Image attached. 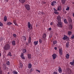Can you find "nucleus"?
<instances>
[{
    "mask_svg": "<svg viewBox=\"0 0 74 74\" xmlns=\"http://www.w3.org/2000/svg\"><path fill=\"white\" fill-rule=\"evenodd\" d=\"M3 48L5 50H9L10 49V45L9 44H6L5 45Z\"/></svg>",
    "mask_w": 74,
    "mask_h": 74,
    "instance_id": "f257e3e1",
    "label": "nucleus"
},
{
    "mask_svg": "<svg viewBox=\"0 0 74 74\" xmlns=\"http://www.w3.org/2000/svg\"><path fill=\"white\" fill-rule=\"evenodd\" d=\"M57 26L58 27H63V23L60 21H58V23L57 25Z\"/></svg>",
    "mask_w": 74,
    "mask_h": 74,
    "instance_id": "f03ea898",
    "label": "nucleus"
},
{
    "mask_svg": "<svg viewBox=\"0 0 74 74\" xmlns=\"http://www.w3.org/2000/svg\"><path fill=\"white\" fill-rule=\"evenodd\" d=\"M25 7L28 11H29L30 9V5L29 4H26L25 5Z\"/></svg>",
    "mask_w": 74,
    "mask_h": 74,
    "instance_id": "7ed1b4c3",
    "label": "nucleus"
},
{
    "mask_svg": "<svg viewBox=\"0 0 74 74\" xmlns=\"http://www.w3.org/2000/svg\"><path fill=\"white\" fill-rule=\"evenodd\" d=\"M46 37L47 35H46V34H44L42 36V40H45V38H46Z\"/></svg>",
    "mask_w": 74,
    "mask_h": 74,
    "instance_id": "20e7f679",
    "label": "nucleus"
},
{
    "mask_svg": "<svg viewBox=\"0 0 74 74\" xmlns=\"http://www.w3.org/2000/svg\"><path fill=\"white\" fill-rule=\"evenodd\" d=\"M59 52L60 55H63V50L61 49H59Z\"/></svg>",
    "mask_w": 74,
    "mask_h": 74,
    "instance_id": "39448f33",
    "label": "nucleus"
},
{
    "mask_svg": "<svg viewBox=\"0 0 74 74\" xmlns=\"http://www.w3.org/2000/svg\"><path fill=\"white\" fill-rule=\"evenodd\" d=\"M58 71L59 73H62V69L60 67H58Z\"/></svg>",
    "mask_w": 74,
    "mask_h": 74,
    "instance_id": "423d86ee",
    "label": "nucleus"
},
{
    "mask_svg": "<svg viewBox=\"0 0 74 74\" xmlns=\"http://www.w3.org/2000/svg\"><path fill=\"white\" fill-rule=\"evenodd\" d=\"M56 4V2L55 1H53V2L51 3V5L52 6H54Z\"/></svg>",
    "mask_w": 74,
    "mask_h": 74,
    "instance_id": "0eeeda50",
    "label": "nucleus"
},
{
    "mask_svg": "<svg viewBox=\"0 0 74 74\" xmlns=\"http://www.w3.org/2000/svg\"><path fill=\"white\" fill-rule=\"evenodd\" d=\"M53 57V60H54V59H56V54H53L52 56Z\"/></svg>",
    "mask_w": 74,
    "mask_h": 74,
    "instance_id": "6e6552de",
    "label": "nucleus"
},
{
    "mask_svg": "<svg viewBox=\"0 0 74 74\" xmlns=\"http://www.w3.org/2000/svg\"><path fill=\"white\" fill-rule=\"evenodd\" d=\"M57 19L58 20V22L60 21H61V18L60 16H58L57 17Z\"/></svg>",
    "mask_w": 74,
    "mask_h": 74,
    "instance_id": "1a4fd4ad",
    "label": "nucleus"
},
{
    "mask_svg": "<svg viewBox=\"0 0 74 74\" xmlns=\"http://www.w3.org/2000/svg\"><path fill=\"white\" fill-rule=\"evenodd\" d=\"M62 38L64 40H66V39H67V38H68V37H67V36L64 35Z\"/></svg>",
    "mask_w": 74,
    "mask_h": 74,
    "instance_id": "9d476101",
    "label": "nucleus"
},
{
    "mask_svg": "<svg viewBox=\"0 0 74 74\" xmlns=\"http://www.w3.org/2000/svg\"><path fill=\"white\" fill-rule=\"evenodd\" d=\"M27 56L28 59H31L32 58V55L30 54H28Z\"/></svg>",
    "mask_w": 74,
    "mask_h": 74,
    "instance_id": "9b49d317",
    "label": "nucleus"
},
{
    "mask_svg": "<svg viewBox=\"0 0 74 74\" xmlns=\"http://www.w3.org/2000/svg\"><path fill=\"white\" fill-rule=\"evenodd\" d=\"M27 26L28 28H30V27H31V24H30V22H28L27 23Z\"/></svg>",
    "mask_w": 74,
    "mask_h": 74,
    "instance_id": "f8f14e48",
    "label": "nucleus"
},
{
    "mask_svg": "<svg viewBox=\"0 0 74 74\" xmlns=\"http://www.w3.org/2000/svg\"><path fill=\"white\" fill-rule=\"evenodd\" d=\"M31 42H32V38H31V37H29L28 39L29 44H30Z\"/></svg>",
    "mask_w": 74,
    "mask_h": 74,
    "instance_id": "ddd939ff",
    "label": "nucleus"
},
{
    "mask_svg": "<svg viewBox=\"0 0 74 74\" xmlns=\"http://www.w3.org/2000/svg\"><path fill=\"white\" fill-rule=\"evenodd\" d=\"M12 45L13 46L15 45H16V43H15V41L13 40L12 41Z\"/></svg>",
    "mask_w": 74,
    "mask_h": 74,
    "instance_id": "4468645a",
    "label": "nucleus"
},
{
    "mask_svg": "<svg viewBox=\"0 0 74 74\" xmlns=\"http://www.w3.org/2000/svg\"><path fill=\"white\" fill-rule=\"evenodd\" d=\"M69 29L70 30H71L73 29V26L71 24H70L69 25Z\"/></svg>",
    "mask_w": 74,
    "mask_h": 74,
    "instance_id": "2eb2a0df",
    "label": "nucleus"
},
{
    "mask_svg": "<svg viewBox=\"0 0 74 74\" xmlns=\"http://www.w3.org/2000/svg\"><path fill=\"white\" fill-rule=\"evenodd\" d=\"M20 66L19 67V69L20 70H22V68L23 67V65H22V63H20Z\"/></svg>",
    "mask_w": 74,
    "mask_h": 74,
    "instance_id": "dca6fc26",
    "label": "nucleus"
},
{
    "mask_svg": "<svg viewBox=\"0 0 74 74\" xmlns=\"http://www.w3.org/2000/svg\"><path fill=\"white\" fill-rule=\"evenodd\" d=\"M67 72L69 74H71V70L70 69H68L67 70Z\"/></svg>",
    "mask_w": 74,
    "mask_h": 74,
    "instance_id": "f3484780",
    "label": "nucleus"
},
{
    "mask_svg": "<svg viewBox=\"0 0 74 74\" xmlns=\"http://www.w3.org/2000/svg\"><path fill=\"white\" fill-rule=\"evenodd\" d=\"M19 1L21 3H23L25 2L26 0H19Z\"/></svg>",
    "mask_w": 74,
    "mask_h": 74,
    "instance_id": "a211bd4d",
    "label": "nucleus"
},
{
    "mask_svg": "<svg viewBox=\"0 0 74 74\" xmlns=\"http://www.w3.org/2000/svg\"><path fill=\"white\" fill-rule=\"evenodd\" d=\"M32 67V64H29L28 65V68H29V69H31Z\"/></svg>",
    "mask_w": 74,
    "mask_h": 74,
    "instance_id": "6ab92c4d",
    "label": "nucleus"
},
{
    "mask_svg": "<svg viewBox=\"0 0 74 74\" xmlns=\"http://www.w3.org/2000/svg\"><path fill=\"white\" fill-rule=\"evenodd\" d=\"M70 57V55L67 53L66 54V59H69Z\"/></svg>",
    "mask_w": 74,
    "mask_h": 74,
    "instance_id": "aec40b11",
    "label": "nucleus"
},
{
    "mask_svg": "<svg viewBox=\"0 0 74 74\" xmlns=\"http://www.w3.org/2000/svg\"><path fill=\"white\" fill-rule=\"evenodd\" d=\"M7 20V16H5L4 18V20L5 22H6Z\"/></svg>",
    "mask_w": 74,
    "mask_h": 74,
    "instance_id": "412c9836",
    "label": "nucleus"
},
{
    "mask_svg": "<svg viewBox=\"0 0 74 74\" xmlns=\"http://www.w3.org/2000/svg\"><path fill=\"white\" fill-rule=\"evenodd\" d=\"M38 41H35L34 42V43L35 45H38Z\"/></svg>",
    "mask_w": 74,
    "mask_h": 74,
    "instance_id": "4be33fe9",
    "label": "nucleus"
},
{
    "mask_svg": "<svg viewBox=\"0 0 74 74\" xmlns=\"http://www.w3.org/2000/svg\"><path fill=\"white\" fill-rule=\"evenodd\" d=\"M12 23L11 22H9L7 23V25L8 26H10V25H12Z\"/></svg>",
    "mask_w": 74,
    "mask_h": 74,
    "instance_id": "5701e85b",
    "label": "nucleus"
},
{
    "mask_svg": "<svg viewBox=\"0 0 74 74\" xmlns=\"http://www.w3.org/2000/svg\"><path fill=\"white\" fill-rule=\"evenodd\" d=\"M68 34L69 35V36H71V34H72V32L70 31H68Z\"/></svg>",
    "mask_w": 74,
    "mask_h": 74,
    "instance_id": "b1692460",
    "label": "nucleus"
},
{
    "mask_svg": "<svg viewBox=\"0 0 74 74\" xmlns=\"http://www.w3.org/2000/svg\"><path fill=\"white\" fill-rule=\"evenodd\" d=\"M64 23H65L66 24H67V23H68V22H67V21L66 19H65L64 20Z\"/></svg>",
    "mask_w": 74,
    "mask_h": 74,
    "instance_id": "393cba45",
    "label": "nucleus"
},
{
    "mask_svg": "<svg viewBox=\"0 0 74 74\" xmlns=\"http://www.w3.org/2000/svg\"><path fill=\"white\" fill-rule=\"evenodd\" d=\"M3 67H4V69H6V68H7V66H6V64H3Z\"/></svg>",
    "mask_w": 74,
    "mask_h": 74,
    "instance_id": "a878e982",
    "label": "nucleus"
},
{
    "mask_svg": "<svg viewBox=\"0 0 74 74\" xmlns=\"http://www.w3.org/2000/svg\"><path fill=\"white\" fill-rule=\"evenodd\" d=\"M66 46L67 48H68L69 46V42H67L66 43Z\"/></svg>",
    "mask_w": 74,
    "mask_h": 74,
    "instance_id": "bb28decb",
    "label": "nucleus"
},
{
    "mask_svg": "<svg viewBox=\"0 0 74 74\" xmlns=\"http://www.w3.org/2000/svg\"><path fill=\"white\" fill-rule=\"evenodd\" d=\"M53 43L54 45H55V44H57V41L55 40L53 41Z\"/></svg>",
    "mask_w": 74,
    "mask_h": 74,
    "instance_id": "cd10ccee",
    "label": "nucleus"
},
{
    "mask_svg": "<svg viewBox=\"0 0 74 74\" xmlns=\"http://www.w3.org/2000/svg\"><path fill=\"white\" fill-rule=\"evenodd\" d=\"M34 71V69L31 68L29 72L30 73H32V71Z\"/></svg>",
    "mask_w": 74,
    "mask_h": 74,
    "instance_id": "c85d7f7f",
    "label": "nucleus"
},
{
    "mask_svg": "<svg viewBox=\"0 0 74 74\" xmlns=\"http://www.w3.org/2000/svg\"><path fill=\"white\" fill-rule=\"evenodd\" d=\"M62 4H65V3H66V0H62Z\"/></svg>",
    "mask_w": 74,
    "mask_h": 74,
    "instance_id": "c756f323",
    "label": "nucleus"
},
{
    "mask_svg": "<svg viewBox=\"0 0 74 74\" xmlns=\"http://www.w3.org/2000/svg\"><path fill=\"white\" fill-rule=\"evenodd\" d=\"M23 53H25L26 52V49H24L23 50Z\"/></svg>",
    "mask_w": 74,
    "mask_h": 74,
    "instance_id": "7c9ffc66",
    "label": "nucleus"
},
{
    "mask_svg": "<svg viewBox=\"0 0 74 74\" xmlns=\"http://www.w3.org/2000/svg\"><path fill=\"white\" fill-rule=\"evenodd\" d=\"M23 40L24 41H26V37L23 36Z\"/></svg>",
    "mask_w": 74,
    "mask_h": 74,
    "instance_id": "2f4dec72",
    "label": "nucleus"
},
{
    "mask_svg": "<svg viewBox=\"0 0 74 74\" xmlns=\"http://www.w3.org/2000/svg\"><path fill=\"white\" fill-rule=\"evenodd\" d=\"M6 64L7 65H8V66H9L10 64V62L9 61H8L7 62Z\"/></svg>",
    "mask_w": 74,
    "mask_h": 74,
    "instance_id": "473e14b6",
    "label": "nucleus"
},
{
    "mask_svg": "<svg viewBox=\"0 0 74 74\" xmlns=\"http://www.w3.org/2000/svg\"><path fill=\"white\" fill-rule=\"evenodd\" d=\"M70 64H71V65H72V66H74V62H70Z\"/></svg>",
    "mask_w": 74,
    "mask_h": 74,
    "instance_id": "72a5a7b5",
    "label": "nucleus"
},
{
    "mask_svg": "<svg viewBox=\"0 0 74 74\" xmlns=\"http://www.w3.org/2000/svg\"><path fill=\"white\" fill-rule=\"evenodd\" d=\"M0 26L1 27L3 26V23H1V22H0Z\"/></svg>",
    "mask_w": 74,
    "mask_h": 74,
    "instance_id": "f704fd0d",
    "label": "nucleus"
},
{
    "mask_svg": "<svg viewBox=\"0 0 74 74\" xmlns=\"http://www.w3.org/2000/svg\"><path fill=\"white\" fill-rule=\"evenodd\" d=\"M39 41L40 43H42V40L41 39H39Z\"/></svg>",
    "mask_w": 74,
    "mask_h": 74,
    "instance_id": "c9c22d12",
    "label": "nucleus"
},
{
    "mask_svg": "<svg viewBox=\"0 0 74 74\" xmlns=\"http://www.w3.org/2000/svg\"><path fill=\"white\" fill-rule=\"evenodd\" d=\"M8 56H12V55H11V53L10 52H9L8 53Z\"/></svg>",
    "mask_w": 74,
    "mask_h": 74,
    "instance_id": "e433bc0d",
    "label": "nucleus"
},
{
    "mask_svg": "<svg viewBox=\"0 0 74 74\" xmlns=\"http://www.w3.org/2000/svg\"><path fill=\"white\" fill-rule=\"evenodd\" d=\"M69 21L70 23H71V22H72V20H71V19L70 18V19H69Z\"/></svg>",
    "mask_w": 74,
    "mask_h": 74,
    "instance_id": "4c0bfd02",
    "label": "nucleus"
},
{
    "mask_svg": "<svg viewBox=\"0 0 74 74\" xmlns=\"http://www.w3.org/2000/svg\"><path fill=\"white\" fill-rule=\"evenodd\" d=\"M3 40V38L2 37H1L0 38V42L2 41Z\"/></svg>",
    "mask_w": 74,
    "mask_h": 74,
    "instance_id": "58836bf2",
    "label": "nucleus"
},
{
    "mask_svg": "<svg viewBox=\"0 0 74 74\" xmlns=\"http://www.w3.org/2000/svg\"><path fill=\"white\" fill-rule=\"evenodd\" d=\"M13 37H14V38H16V35L15 34H13Z\"/></svg>",
    "mask_w": 74,
    "mask_h": 74,
    "instance_id": "ea45409f",
    "label": "nucleus"
},
{
    "mask_svg": "<svg viewBox=\"0 0 74 74\" xmlns=\"http://www.w3.org/2000/svg\"><path fill=\"white\" fill-rule=\"evenodd\" d=\"M70 9V8L69 7H67L66 9V11H68V10H69V9Z\"/></svg>",
    "mask_w": 74,
    "mask_h": 74,
    "instance_id": "a19ab883",
    "label": "nucleus"
},
{
    "mask_svg": "<svg viewBox=\"0 0 74 74\" xmlns=\"http://www.w3.org/2000/svg\"><path fill=\"white\" fill-rule=\"evenodd\" d=\"M13 73H14V74H18V72H16V71H13Z\"/></svg>",
    "mask_w": 74,
    "mask_h": 74,
    "instance_id": "79ce46f5",
    "label": "nucleus"
},
{
    "mask_svg": "<svg viewBox=\"0 0 74 74\" xmlns=\"http://www.w3.org/2000/svg\"><path fill=\"white\" fill-rule=\"evenodd\" d=\"M61 8V7H60V6H59L58 8V10H60V9Z\"/></svg>",
    "mask_w": 74,
    "mask_h": 74,
    "instance_id": "37998d69",
    "label": "nucleus"
},
{
    "mask_svg": "<svg viewBox=\"0 0 74 74\" xmlns=\"http://www.w3.org/2000/svg\"><path fill=\"white\" fill-rule=\"evenodd\" d=\"M71 39H74V35H72V36H71Z\"/></svg>",
    "mask_w": 74,
    "mask_h": 74,
    "instance_id": "c03bdc74",
    "label": "nucleus"
},
{
    "mask_svg": "<svg viewBox=\"0 0 74 74\" xmlns=\"http://www.w3.org/2000/svg\"><path fill=\"white\" fill-rule=\"evenodd\" d=\"M54 13L55 14H59V13L58 12H54Z\"/></svg>",
    "mask_w": 74,
    "mask_h": 74,
    "instance_id": "a18cd8bd",
    "label": "nucleus"
},
{
    "mask_svg": "<svg viewBox=\"0 0 74 74\" xmlns=\"http://www.w3.org/2000/svg\"><path fill=\"white\" fill-rule=\"evenodd\" d=\"M13 22H14V24L15 23H16V20H14L13 21Z\"/></svg>",
    "mask_w": 74,
    "mask_h": 74,
    "instance_id": "49530a36",
    "label": "nucleus"
},
{
    "mask_svg": "<svg viewBox=\"0 0 74 74\" xmlns=\"http://www.w3.org/2000/svg\"><path fill=\"white\" fill-rule=\"evenodd\" d=\"M21 58L22 59H25V57H24V56H21Z\"/></svg>",
    "mask_w": 74,
    "mask_h": 74,
    "instance_id": "de8ad7c7",
    "label": "nucleus"
},
{
    "mask_svg": "<svg viewBox=\"0 0 74 74\" xmlns=\"http://www.w3.org/2000/svg\"><path fill=\"white\" fill-rule=\"evenodd\" d=\"M14 24L15 25H16V26H19V25H18V24H17V23H14Z\"/></svg>",
    "mask_w": 74,
    "mask_h": 74,
    "instance_id": "09e8293b",
    "label": "nucleus"
},
{
    "mask_svg": "<svg viewBox=\"0 0 74 74\" xmlns=\"http://www.w3.org/2000/svg\"><path fill=\"white\" fill-rule=\"evenodd\" d=\"M41 14H42V15H45V13L43 12H41Z\"/></svg>",
    "mask_w": 74,
    "mask_h": 74,
    "instance_id": "8fccbe9b",
    "label": "nucleus"
},
{
    "mask_svg": "<svg viewBox=\"0 0 74 74\" xmlns=\"http://www.w3.org/2000/svg\"><path fill=\"white\" fill-rule=\"evenodd\" d=\"M52 30V28L51 27H50L49 28V30L51 31Z\"/></svg>",
    "mask_w": 74,
    "mask_h": 74,
    "instance_id": "3c124183",
    "label": "nucleus"
},
{
    "mask_svg": "<svg viewBox=\"0 0 74 74\" xmlns=\"http://www.w3.org/2000/svg\"><path fill=\"white\" fill-rule=\"evenodd\" d=\"M24 54L23 53H22L21 56V57L23 56Z\"/></svg>",
    "mask_w": 74,
    "mask_h": 74,
    "instance_id": "603ef678",
    "label": "nucleus"
},
{
    "mask_svg": "<svg viewBox=\"0 0 74 74\" xmlns=\"http://www.w3.org/2000/svg\"><path fill=\"white\" fill-rule=\"evenodd\" d=\"M26 45H29V43L26 42Z\"/></svg>",
    "mask_w": 74,
    "mask_h": 74,
    "instance_id": "864d4df0",
    "label": "nucleus"
},
{
    "mask_svg": "<svg viewBox=\"0 0 74 74\" xmlns=\"http://www.w3.org/2000/svg\"><path fill=\"white\" fill-rule=\"evenodd\" d=\"M54 49H55L56 50V49H58V48H57V47H56L54 48Z\"/></svg>",
    "mask_w": 74,
    "mask_h": 74,
    "instance_id": "5fc2aeb1",
    "label": "nucleus"
},
{
    "mask_svg": "<svg viewBox=\"0 0 74 74\" xmlns=\"http://www.w3.org/2000/svg\"><path fill=\"white\" fill-rule=\"evenodd\" d=\"M1 56V52L0 51V57Z\"/></svg>",
    "mask_w": 74,
    "mask_h": 74,
    "instance_id": "6e6d98bb",
    "label": "nucleus"
},
{
    "mask_svg": "<svg viewBox=\"0 0 74 74\" xmlns=\"http://www.w3.org/2000/svg\"><path fill=\"white\" fill-rule=\"evenodd\" d=\"M36 71H38V72H39V73H40V71H39V70H36Z\"/></svg>",
    "mask_w": 74,
    "mask_h": 74,
    "instance_id": "4d7b16f0",
    "label": "nucleus"
},
{
    "mask_svg": "<svg viewBox=\"0 0 74 74\" xmlns=\"http://www.w3.org/2000/svg\"><path fill=\"white\" fill-rule=\"evenodd\" d=\"M50 25H53V23H52V22H51L50 23Z\"/></svg>",
    "mask_w": 74,
    "mask_h": 74,
    "instance_id": "13d9d810",
    "label": "nucleus"
},
{
    "mask_svg": "<svg viewBox=\"0 0 74 74\" xmlns=\"http://www.w3.org/2000/svg\"><path fill=\"white\" fill-rule=\"evenodd\" d=\"M53 10H54V11H56V10L55 8H53Z\"/></svg>",
    "mask_w": 74,
    "mask_h": 74,
    "instance_id": "bf43d9fd",
    "label": "nucleus"
},
{
    "mask_svg": "<svg viewBox=\"0 0 74 74\" xmlns=\"http://www.w3.org/2000/svg\"><path fill=\"white\" fill-rule=\"evenodd\" d=\"M0 74H3V73H2V72H1V71L0 72Z\"/></svg>",
    "mask_w": 74,
    "mask_h": 74,
    "instance_id": "052dcab7",
    "label": "nucleus"
},
{
    "mask_svg": "<svg viewBox=\"0 0 74 74\" xmlns=\"http://www.w3.org/2000/svg\"><path fill=\"white\" fill-rule=\"evenodd\" d=\"M5 0V1H6V2H8L9 0Z\"/></svg>",
    "mask_w": 74,
    "mask_h": 74,
    "instance_id": "680f3d73",
    "label": "nucleus"
},
{
    "mask_svg": "<svg viewBox=\"0 0 74 74\" xmlns=\"http://www.w3.org/2000/svg\"><path fill=\"white\" fill-rule=\"evenodd\" d=\"M0 71H1L2 73V71H1V67H0Z\"/></svg>",
    "mask_w": 74,
    "mask_h": 74,
    "instance_id": "e2e57ef3",
    "label": "nucleus"
},
{
    "mask_svg": "<svg viewBox=\"0 0 74 74\" xmlns=\"http://www.w3.org/2000/svg\"><path fill=\"white\" fill-rule=\"evenodd\" d=\"M43 4H46V2H43Z\"/></svg>",
    "mask_w": 74,
    "mask_h": 74,
    "instance_id": "0e129e2a",
    "label": "nucleus"
},
{
    "mask_svg": "<svg viewBox=\"0 0 74 74\" xmlns=\"http://www.w3.org/2000/svg\"><path fill=\"white\" fill-rule=\"evenodd\" d=\"M73 17H74V13L73 14Z\"/></svg>",
    "mask_w": 74,
    "mask_h": 74,
    "instance_id": "69168bd1",
    "label": "nucleus"
},
{
    "mask_svg": "<svg viewBox=\"0 0 74 74\" xmlns=\"http://www.w3.org/2000/svg\"><path fill=\"white\" fill-rule=\"evenodd\" d=\"M69 38H68V40H67L68 41H69Z\"/></svg>",
    "mask_w": 74,
    "mask_h": 74,
    "instance_id": "338daca9",
    "label": "nucleus"
},
{
    "mask_svg": "<svg viewBox=\"0 0 74 74\" xmlns=\"http://www.w3.org/2000/svg\"><path fill=\"white\" fill-rule=\"evenodd\" d=\"M72 62H73L74 63V60H73L72 61Z\"/></svg>",
    "mask_w": 74,
    "mask_h": 74,
    "instance_id": "774afa93",
    "label": "nucleus"
}]
</instances>
